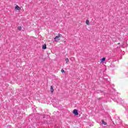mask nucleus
<instances>
[{"mask_svg": "<svg viewBox=\"0 0 128 128\" xmlns=\"http://www.w3.org/2000/svg\"><path fill=\"white\" fill-rule=\"evenodd\" d=\"M73 114H74L75 116H78V110L74 109V110H73Z\"/></svg>", "mask_w": 128, "mask_h": 128, "instance_id": "f257e3e1", "label": "nucleus"}, {"mask_svg": "<svg viewBox=\"0 0 128 128\" xmlns=\"http://www.w3.org/2000/svg\"><path fill=\"white\" fill-rule=\"evenodd\" d=\"M54 40L55 42H58V40H60V37L58 36H57L54 38Z\"/></svg>", "mask_w": 128, "mask_h": 128, "instance_id": "f03ea898", "label": "nucleus"}, {"mask_svg": "<svg viewBox=\"0 0 128 128\" xmlns=\"http://www.w3.org/2000/svg\"><path fill=\"white\" fill-rule=\"evenodd\" d=\"M126 46H128V44L126 42H123L122 44V48H126Z\"/></svg>", "mask_w": 128, "mask_h": 128, "instance_id": "7ed1b4c3", "label": "nucleus"}, {"mask_svg": "<svg viewBox=\"0 0 128 128\" xmlns=\"http://www.w3.org/2000/svg\"><path fill=\"white\" fill-rule=\"evenodd\" d=\"M15 8L16 10H20V8L18 5L16 6Z\"/></svg>", "mask_w": 128, "mask_h": 128, "instance_id": "20e7f679", "label": "nucleus"}, {"mask_svg": "<svg viewBox=\"0 0 128 128\" xmlns=\"http://www.w3.org/2000/svg\"><path fill=\"white\" fill-rule=\"evenodd\" d=\"M42 50H46V44H44L42 46Z\"/></svg>", "mask_w": 128, "mask_h": 128, "instance_id": "39448f33", "label": "nucleus"}, {"mask_svg": "<svg viewBox=\"0 0 128 128\" xmlns=\"http://www.w3.org/2000/svg\"><path fill=\"white\" fill-rule=\"evenodd\" d=\"M54 86H50V92H52V94H54Z\"/></svg>", "mask_w": 128, "mask_h": 128, "instance_id": "423d86ee", "label": "nucleus"}, {"mask_svg": "<svg viewBox=\"0 0 128 128\" xmlns=\"http://www.w3.org/2000/svg\"><path fill=\"white\" fill-rule=\"evenodd\" d=\"M106 60V58H103L101 59L100 62H104Z\"/></svg>", "mask_w": 128, "mask_h": 128, "instance_id": "0eeeda50", "label": "nucleus"}, {"mask_svg": "<svg viewBox=\"0 0 128 128\" xmlns=\"http://www.w3.org/2000/svg\"><path fill=\"white\" fill-rule=\"evenodd\" d=\"M86 23L88 26H90V21L88 20H86Z\"/></svg>", "mask_w": 128, "mask_h": 128, "instance_id": "6e6552de", "label": "nucleus"}, {"mask_svg": "<svg viewBox=\"0 0 128 128\" xmlns=\"http://www.w3.org/2000/svg\"><path fill=\"white\" fill-rule=\"evenodd\" d=\"M102 124H104V126H106V122H104V120H102Z\"/></svg>", "mask_w": 128, "mask_h": 128, "instance_id": "1a4fd4ad", "label": "nucleus"}, {"mask_svg": "<svg viewBox=\"0 0 128 128\" xmlns=\"http://www.w3.org/2000/svg\"><path fill=\"white\" fill-rule=\"evenodd\" d=\"M65 60H66V64H68V62H70L68 58H66Z\"/></svg>", "mask_w": 128, "mask_h": 128, "instance_id": "9d476101", "label": "nucleus"}, {"mask_svg": "<svg viewBox=\"0 0 128 128\" xmlns=\"http://www.w3.org/2000/svg\"><path fill=\"white\" fill-rule=\"evenodd\" d=\"M18 30H22V26H18Z\"/></svg>", "mask_w": 128, "mask_h": 128, "instance_id": "9b49d317", "label": "nucleus"}, {"mask_svg": "<svg viewBox=\"0 0 128 128\" xmlns=\"http://www.w3.org/2000/svg\"><path fill=\"white\" fill-rule=\"evenodd\" d=\"M58 36L59 38H62V35L59 34H58Z\"/></svg>", "mask_w": 128, "mask_h": 128, "instance_id": "f8f14e48", "label": "nucleus"}, {"mask_svg": "<svg viewBox=\"0 0 128 128\" xmlns=\"http://www.w3.org/2000/svg\"><path fill=\"white\" fill-rule=\"evenodd\" d=\"M61 72H64V70L62 69V70H61Z\"/></svg>", "mask_w": 128, "mask_h": 128, "instance_id": "ddd939ff", "label": "nucleus"}, {"mask_svg": "<svg viewBox=\"0 0 128 128\" xmlns=\"http://www.w3.org/2000/svg\"><path fill=\"white\" fill-rule=\"evenodd\" d=\"M98 100H102V98H98Z\"/></svg>", "mask_w": 128, "mask_h": 128, "instance_id": "4468645a", "label": "nucleus"}, {"mask_svg": "<svg viewBox=\"0 0 128 128\" xmlns=\"http://www.w3.org/2000/svg\"><path fill=\"white\" fill-rule=\"evenodd\" d=\"M120 48V46H117V48Z\"/></svg>", "mask_w": 128, "mask_h": 128, "instance_id": "2eb2a0df", "label": "nucleus"}, {"mask_svg": "<svg viewBox=\"0 0 128 128\" xmlns=\"http://www.w3.org/2000/svg\"><path fill=\"white\" fill-rule=\"evenodd\" d=\"M118 44H120V43H118Z\"/></svg>", "mask_w": 128, "mask_h": 128, "instance_id": "dca6fc26", "label": "nucleus"}]
</instances>
